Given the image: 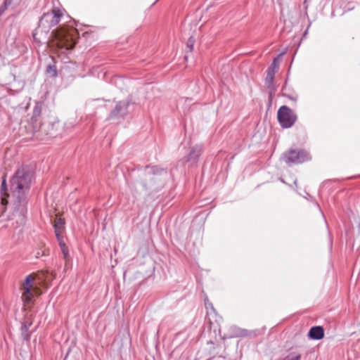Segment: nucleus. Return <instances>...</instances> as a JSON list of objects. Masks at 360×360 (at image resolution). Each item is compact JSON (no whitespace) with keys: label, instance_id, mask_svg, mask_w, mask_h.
<instances>
[{"label":"nucleus","instance_id":"1","mask_svg":"<svg viewBox=\"0 0 360 360\" xmlns=\"http://www.w3.org/2000/svg\"><path fill=\"white\" fill-rule=\"evenodd\" d=\"M33 172L27 166L20 167L11 179L12 193V212L8 217L11 226L15 229L22 226L26 222L27 212V194L30 191Z\"/></svg>","mask_w":360,"mask_h":360},{"label":"nucleus","instance_id":"2","mask_svg":"<svg viewBox=\"0 0 360 360\" xmlns=\"http://www.w3.org/2000/svg\"><path fill=\"white\" fill-rule=\"evenodd\" d=\"M161 173L167 174L165 169H159L156 166H146L141 174L139 183L148 195L158 192L163 187V181L160 179Z\"/></svg>","mask_w":360,"mask_h":360},{"label":"nucleus","instance_id":"3","mask_svg":"<svg viewBox=\"0 0 360 360\" xmlns=\"http://www.w3.org/2000/svg\"><path fill=\"white\" fill-rule=\"evenodd\" d=\"M63 16V13L58 8H53L51 11L44 13L39 19L38 27L33 32L34 41L40 43L41 39L38 36L48 34L51 29L60 22Z\"/></svg>","mask_w":360,"mask_h":360},{"label":"nucleus","instance_id":"4","mask_svg":"<svg viewBox=\"0 0 360 360\" xmlns=\"http://www.w3.org/2000/svg\"><path fill=\"white\" fill-rule=\"evenodd\" d=\"M77 34L76 30H68L63 27H60L53 30L51 36L57 41L56 45L58 48L70 50L72 49L77 43Z\"/></svg>","mask_w":360,"mask_h":360},{"label":"nucleus","instance_id":"5","mask_svg":"<svg viewBox=\"0 0 360 360\" xmlns=\"http://www.w3.org/2000/svg\"><path fill=\"white\" fill-rule=\"evenodd\" d=\"M284 162L289 166L302 164L311 160V155L304 149L290 148L283 154Z\"/></svg>","mask_w":360,"mask_h":360},{"label":"nucleus","instance_id":"6","mask_svg":"<svg viewBox=\"0 0 360 360\" xmlns=\"http://www.w3.org/2000/svg\"><path fill=\"white\" fill-rule=\"evenodd\" d=\"M277 118L281 127L287 129L294 125L297 121V116L289 107L282 105L278 110Z\"/></svg>","mask_w":360,"mask_h":360},{"label":"nucleus","instance_id":"7","mask_svg":"<svg viewBox=\"0 0 360 360\" xmlns=\"http://www.w3.org/2000/svg\"><path fill=\"white\" fill-rule=\"evenodd\" d=\"M131 104V101L129 98L118 101L115 108L110 112L108 119L110 120H123L127 115L129 112V107Z\"/></svg>","mask_w":360,"mask_h":360},{"label":"nucleus","instance_id":"8","mask_svg":"<svg viewBox=\"0 0 360 360\" xmlns=\"http://www.w3.org/2000/svg\"><path fill=\"white\" fill-rule=\"evenodd\" d=\"M34 281V278L32 275H28L22 284V300L24 302H31L34 295L39 291L37 288L33 287Z\"/></svg>","mask_w":360,"mask_h":360},{"label":"nucleus","instance_id":"9","mask_svg":"<svg viewBox=\"0 0 360 360\" xmlns=\"http://www.w3.org/2000/svg\"><path fill=\"white\" fill-rule=\"evenodd\" d=\"M42 110V103L37 102L32 112V116L31 117V123L32 124L33 128V134L38 132L41 129V123L39 122V118L41 114Z\"/></svg>","mask_w":360,"mask_h":360},{"label":"nucleus","instance_id":"10","mask_svg":"<svg viewBox=\"0 0 360 360\" xmlns=\"http://www.w3.org/2000/svg\"><path fill=\"white\" fill-rule=\"evenodd\" d=\"M202 146H195L191 148L188 155L186 158L185 161L191 164V165H195L198 160V158L202 153Z\"/></svg>","mask_w":360,"mask_h":360},{"label":"nucleus","instance_id":"11","mask_svg":"<svg viewBox=\"0 0 360 360\" xmlns=\"http://www.w3.org/2000/svg\"><path fill=\"white\" fill-rule=\"evenodd\" d=\"M8 189H7V185L5 179H3L1 188H0V194H1V205H0V210L1 212V214H4V212H6V205L8 202Z\"/></svg>","mask_w":360,"mask_h":360},{"label":"nucleus","instance_id":"12","mask_svg":"<svg viewBox=\"0 0 360 360\" xmlns=\"http://www.w3.org/2000/svg\"><path fill=\"white\" fill-rule=\"evenodd\" d=\"M308 336L312 340H319L324 337V330L322 326H313L310 328Z\"/></svg>","mask_w":360,"mask_h":360},{"label":"nucleus","instance_id":"13","mask_svg":"<svg viewBox=\"0 0 360 360\" xmlns=\"http://www.w3.org/2000/svg\"><path fill=\"white\" fill-rule=\"evenodd\" d=\"M283 53L279 54L276 58H275L270 65V66L268 68L267 72L274 74L276 73V70L278 69L279 67V62L281 57L282 56Z\"/></svg>","mask_w":360,"mask_h":360},{"label":"nucleus","instance_id":"14","mask_svg":"<svg viewBox=\"0 0 360 360\" xmlns=\"http://www.w3.org/2000/svg\"><path fill=\"white\" fill-rule=\"evenodd\" d=\"M31 323H28V321H25L21 327V334L24 340L26 341H29L30 339V333H29V328L31 326Z\"/></svg>","mask_w":360,"mask_h":360},{"label":"nucleus","instance_id":"15","mask_svg":"<svg viewBox=\"0 0 360 360\" xmlns=\"http://www.w3.org/2000/svg\"><path fill=\"white\" fill-rule=\"evenodd\" d=\"M65 226V220L62 218H57L54 221V229L55 232H59V231H63Z\"/></svg>","mask_w":360,"mask_h":360},{"label":"nucleus","instance_id":"16","mask_svg":"<svg viewBox=\"0 0 360 360\" xmlns=\"http://www.w3.org/2000/svg\"><path fill=\"white\" fill-rule=\"evenodd\" d=\"M34 254L35 257L39 259L43 256L49 255V250L45 248L44 245H41V247L37 250Z\"/></svg>","mask_w":360,"mask_h":360},{"label":"nucleus","instance_id":"17","mask_svg":"<svg viewBox=\"0 0 360 360\" xmlns=\"http://www.w3.org/2000/svg\"><path fill=\"white\" fill-rule=\"evenodd\" d=\"M301 354L297 352H292L287 355L283 360H300Z\"/></svg>","mask_w":360,"mask_h":360},{"label":"nucleus","instance_id":"18","mask_svg":"<svg viewBox=\"0 0 360 360\" xmlns=\"http://www.w3.org/2000/svg\"><path fill=\"white\" fill-rule=\"evenodd\" d=\"M46 72L51 77H55L58 75L57 69L55 65L49 64L46 68Z\"/></svg>","mask_w":360,"mask_h":360},{"label":"nucleus","instance_id":"19","mask_svg":"<svg viewBox=\"0 0 360 360\" xmlns=\"http://www.w3.org/2000/svg\"><path fill=\"white\" fill-rule=\"evenodd\" d=\"M274 76H275L274 74L267 72V75H266V77L265 79V82H266V84L267 85L268 88H271L273 86Z\"/></svg>","mask_w":360,"mask_h":360},{"label":"nucleus","instance_id":"20","mask_svg":"<svg viewBox=\"0 0 360 360\" xmlns=\"http://www.w3.org/2000/svg\"><path fill=\"white\" fill-rule=\"evenodd\" d=\"M10 6H11V0H4V4L0 7V16L5 12V11Z\"/></svg>","mask_w":360,"mask_h":360},{"label":"nucleus","instance_id":"21","mask_svg":"<svg viewBox=\"0 0 360 360\" xmlns=\"http://www.w3.org/2000/svg\"><path fill=\"white\" fill-rule=\"evenodd\" d=\"M195 42V39L193 37H190L186 42V48L188 49V51H192L193 49V45Z\"/></svg>","mask_w":360,"mask_h":360},{"label":"nucleus","instance_id":"22","mask_svg":"<svg viewBox=\"0 0 360 360\" xmlns=\"http://www.w3.org/2000/svg\"><path fill=\"white\" fill-rule=\"evenodd\" d=\"M248 331L245 329H238L237 332V335L240 337H245L248 335Z\"/></svg>","mask_w":360,"mask_h":360},{"label":"nucleus","instance_id":"23","mask_svg":"<svg viewBox=\"0 0 360 360\" xmlns=\"http://www.w3.org/2000/svg\"><path fill=\"white\" fill-rule=\"evenodd\" d=\"M60 249H61V251L63 254L65 259H67L69 257L68 248L67 245H65L64 247H61Z\"/></svg>","mask_w":360,"mask_h":360},{"label":"nucleus","instance_id":"24","mask_svg":"<svg viewBox=\"0 0 360 360\" xmlns=\"http://www.w3.org/2000/svg\"><path fill=\"white\" fill-rule=\"evenodd\" d=\"M61 232L62 231H59V232H55L56 233V238L58 240H60L61 239H63V237L61 236Z\"/></svg>","mask_w":360,"mask_h":360},{"label":"nucleus","instance_id":"25","mask_svg":"<svg viewBox=\"0 0 360 360\" xmlns=\"http://www.w3.org/2000/svg\"><path fill=\"white\" fill-rule=\"evenodd\" d=\"M21 0H11V5H18L20 4Z\"/></svg>","mask_w":360,"mask_h":360},{"label":"nucleus","instance_id":"26","mask_svg":"<svg viewBox=\"0 0 360 360\" xmlns=\"http://www.w3.org/2000/svg\"><path fill=\"white\" fill-rule=\"evenodd\" d=\"M58 243H59L60 248H61V247H64V246H65V245H65V242H64V240H63V239H61L60 240H58Z\"/></svg>","mask_w":360,"mask_h":360},{"label":"nucleus","instance_id":"27","mask_svg":"<svg viewBox=\"0 0 360 360\" xmlns=\"http://www.w3.org/2000/svg\"><path fill=\"white\" fill-rule=\"evenodd\" d=\"M283 95L284 96H287L288 98H290L292 101H297V97H293V96H289V95H285V94H283Z\"/></svg>","mask_w":360,"mask_h":360},{"label":"nucleus","instance_id":"28","mask_svg":"<svg viewBox=\"0 0 360 360\" xmlns=\"http://www.w3.org/2000/svg\"><path fill=\"white\" fill-rule=\"evenodd\" d=\"M269 97L271 99V98H272V93L271 92L270 93Z\"/></svg>","mask_w":360,"mask_h":360}]
</instances>
